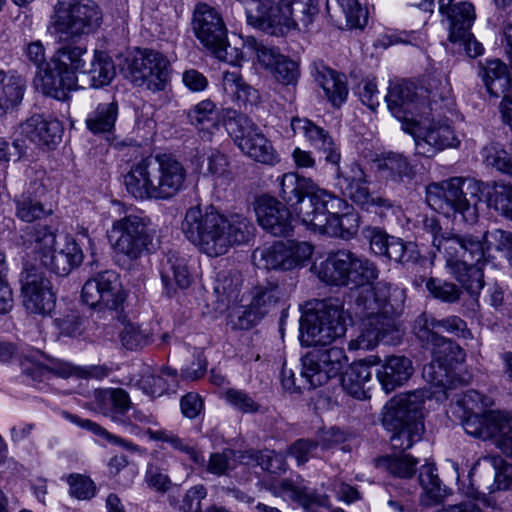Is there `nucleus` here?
Masks as SVG:
<instances>
[{
	"instance_id": "nucleus-52",
	"label": "nucleus",
	"mask_w": 512,
	"mask_h": 512,
	"mask_svg": "<svg viewBox=\"0 0 512 512\" xmlns=\"http://www.w3.org/2000/svg\"><path fill=\"white\" fill-rule=\"evenodd\" d=\"M84 73L88 74L91 86L98 88L109 84L116 72L111 57L103 51H95L91 67Z\"/></svg>"
},
{
	"instance_id": "nucleus-15",
	"label": "nucleus",
	"mask_w": 512,
	"mask_h": 512,
	"mask_svg": "<svg viewBox=\"0 0 512 512\" xmlns=\"http://www.w3.org/2000/svg\"><path fill=\"white\" fill-rule=\"evenodd\" d=\"M170 62L162 53L138 50L126 60V76L136 86L146 85L153 92L163 91L169 81Z\"/></svg>"
},
{
	"instance_id": "nucleus-34",
	"label": "nucleus",
	"mask_w": 512,
	"mask_h": 512,
	"mask_svg": "<svg viewBox=\"0 0 512 512\" xmlns=\"http://www.w3.org/2000/svg\"><path fill=\"white\" fill-rule=\"evenodd\" d=\"M312 75L334 106H340L346 100L348 88L344 74L338 73L323 62H315Z\"/></svg>"
},
{
	"instance_id": "nucleus-64",
	"label": "nucleus",
	"mask_w": 512,
	"mask_h": 512,
	"mask_svg": "<svg viewBox=\"0 0 512 512\" xmlns=\"http://www.w3.org/2000/svg\"><path fill=\"white\" fill-rule=\"evenodd\" d=\"M489 204L501 215L512 221V186L496 184Z\"/></svg>"
},
{
	"instance_id": "nucleus-39",
	"label": "nucleus",
	"mask_w": 512,
	"mask_h": 512,
	"mask_svg": "<svg viewBox=\"0 0 512 512\" xmlns=\"http://www.w3.org/2000/svg\"><path fill=\"white\" fill-rule=\"evenodd\" d=\"M326 9L330 18L341 25L342 18L348 28H362L368 20V13L358 0H327Z\"/></svg>"
},
{
	"instance_id": "nucleus-58",
	"label": "nucleus",
	"mask_w": 512,
	"mask_h": 512,
	"mask_svg": "<svg viewBox=\"0 0 512 512\" xmlns=\"http://www.w3.org/2000/svg\"><path fill=\"white\" fill-rule=\"evenodd\" d=\"M383 256L397 263L408 264L416 263L420 258V252L416 243L405 242L400 238L392 236L387 247V253Z\"/></svg>"
},
{
	"instance_id": "nucleus-24",
	"label": "nucleus",
	"mask_w": 512,
	"mask_h": 512,
	"mask_svg": "<svg viewBox=\"0 0 512 512\" xmlns=\"http://www.w3.org/2000/svg\"><path fill=\"white\" fill-rule=\"evenodd\" d=\"M385 100L390 112L400 121L413 120L423 114L425 102L420 99L418 88L413 82L403 80L390 84Z\"/></svg>"
},
{
	"instance_id": "nucleus-62",
	"label": "nucleus",
	"mask_w": 512,
	"mask_h": 512,
	"mask_svg": "<svg viewBox=\"0 0 512 512\" xmlns=\"http://www.w3.org/2000/svg\"><path fill=\"white\" fill-rule=\"evenodd\" d=\"M122 344L130 350L141 349L152 341V335L147 329H142L134 323L125 324L121 334Z\"/></svg>"
},
{
	"instance_id": "nucleus-26",
	"label": "nucleus",
	"mask_w": 512,
	"mask_h": 512,
	"mask_svg": "<svg viewBox=\"0 0 512 512\" xmlns=\"http://www.w3.org/2000/svg\"><path fill=\"white\" fill-rule=\"evenodd\" d=\"M253 49L259 64L268 69L277 82L286 86L297 84L300 69L296 61L281 54L278 48L265 46L255 40Z\"/></svg>"
},
{
	"instance_id": "nucleus-42",
	"label": "nucleus",
	"mask_w": 512,
	"mask_h": 512,
	"mask_svg": "<svg viewBox=\"0 0 512 512\" xmlns=\"http://www.w3.org/2000/svg\"><path fill=\"white\" fill-rule=\"evenodd\" d=\"M16 216L23 222L41 220L53 213L52 205L30 192H24L14 199Z\"/></svg>"
},
{
	"instance_id": "nucleus-25",
	"label": "nucleus",
	"mask_w": 512,
	"mask_h": 512,
	"mask_svg": "<svg viewBox=\"0 0 512 512\" xmlns=\"http://www.w3.org/2000/svg\"><path fill=\"white\" fill-rule=\"evenodd\" d=\"M255 212L260 226L273 236L286 237L293 230L290 210L273 197H260L256 202Z\"/></svg>"
},
{
	"instance_id": "nucleus-21",
	"label": "nucleus",
	"mask_w": 512,
	"mask_h": 512,
	"mask_svg": "<svg viewBox=\"0 0 512 512\" xmlns=\"http://www.w3.org/2000/svg\"><path fill=\"white\" fill-rule=\"evenodd\" d=\"M444 15L449 20V40L459 43L471 58L481 55L484 51L483 45L470 32L476 17L474 6L468 2H460Z\"/></svg>"
},
{
	"instance_id": "nucleus-3",
	"label": "nucleus",
	"mask_w": 512,
	"mask_h": 512,
	"mask_svg": "<svg viewBox=\"0 0 512 512\" xmlns=\"http://www.w3.org/2000/svg\"><path fill=\"white\" fill-rule=\"evenodd\" d=\"M186 238L209 257L226 254L231 247L247 243L254 235L253 223L244 215H224L214 206L189 208L181 224Z\"/></svg>"
},
{
	"instance_id": "nucleus-55",
	"label": "nucleus",
	"mask_w": 512,
	"mask_h": 512,
	"mask_svg": "<svg viewBox=\"0 0 512 512\" xmlns=\"http://www.w3.org/2000/svg\"><path fill=\"white\" fill-rule=\"evenodd\" d=\"M167 470L168 464L164 455L154 453L147 464L145 481L155 490L165 492L171 486Z\"/></svg>"
},
{
	"instance_id": "nucleus-63",
	"label": "nucleus",
	"mask_w": 512,
	"mask_h": 512,
	"mask_svg": "<svg viewBox=\"0 0 512 512\" xmlns=\"http://www.w3.org/2000/svg\"><path fill=\"white\" fill-rule=\"evenodd\" d=\"M207 172L215 179H231L230 162L228 157L217 149H210L205 154Z\"/></svg>"
},
{
	"instance_id": "nucleus-18",
	"label": "nucleus",
	"mask_w": 512,
	"mask_h": 512,
	"mask_svg": "<svg viewBox=\"0 0 512 512\" xmlns=\"http://www.w3.org/2000/svg\"><path fill=\"white\" fill-rule=\"evenodd\" d=\"M347 207L345 200L315 184V189L310 193L308 201L297 208V214L309 229L326 232L330 217Z\"/></svg>"
},
{
	"instance_id": "nucleus-61",
	"label": "nucleus",
	"mask_w": 512,
	"mask_h": 512,
	"mask_svg": "<svg viewBox=\"0 0 512 512\" xmlns=\"http://www.w3.org/2000/svg\"><path fill=\"white\" fill-rule=\"evenodd\" d=\"M426 289L435 299L449 304L457 302L462 294L456 284L438 278H430L426 282Z\"/></svg>"
},
{
	"instance_id": "nucleus-5",
	"label": "nucleus",
	"mask_w": 512,
	"mask_h": 512,
	"mask_svg": "<svg viewBox=\"0 0 512 512\" xmlns=\"http://www.w3.org/2000/svg\"><path fill=\"white\" fill-rule=\"evenodd\" d=\"M414 330L417 338L431 347L433 354V360L423 368L424 377L435 386H444L447 378L445 365L453 361H463L464 353L459 345L439 335L437 330L468 338L471 337V332L466 322L455 315L438 320L422 314L417 318Z\"/></svg>"
},
{
	"instance_id": "nucleus-2",
	"label": "nucleus",
	"mask_w": 512,
	"mask_h": 512,
	"mask_svg": "<svg viewBox=\"0 0 512 512\" xmlns=\"http://www.w3.org/2000/svg\"><path fill=\"white\" fill-rule=\"evenodd\" d=\"M404 290L385 281L377 282L358 294L356 314L361 319L360 334L349 342L351 350H370L380 341L394 344L400 338L396 317L403 310Z\"/></svg>"
},
{
	"instance_id": "nucleus-32",
	"label": "nucleus",
	"mask_w": 512,
	"mask_h": 512,
	"mask_svg": "<svg viewBox=\"0 0 512 512\" xmlns=\"http://www.w3.org/2000/svg\"><path fill=\"white\" fill-rule=\"evenodd\" d=\"M478 76L490 96L499 98L512 89V76L507 65L499 59H486L478 62Z\"/></svg>"
},
{
	"instance_id": "nucleus-4",
	"label": "nucleus",
	"mask_w": 512,
	"mask_h": 512,
	"mask_svg": "<svg viewBox=\"0 0 512 512\" xmlns=\"http://www.w3.org/2000/svg\"><path fill=\"white\" fill-rule=\"evenodd\" d=\"M183 164L168 154L143 158L133 163L123 177L127 192L139 200H168L185 188Z\"/></svg>"
},
{
	"instance_id": "nucleus-50",
	"label": "nucleus",
	"mask_w": 512,
	"mask_h": 512,
	"mask_svg": "<svg viewBox=\"0 0 512 512\" xmlns=\"http://www.w3.org/2000/svg\"><path fill=\"white\" fill-rule=\"evenodd\" d=\"M371 368L364 363H354L343 374L341 383L343 389L357 399L365 397V384L371 379Z\"/></svg>"
},
{
	"instance_id": "nucleus-1",
	"label": "nucleus",
	"mask_w": 512,
	"mask_h": 512,
	"mask_svg": "<svg viewBox=\"0 0 512 512\" xmlns=\"http://www.w3.org/2000/svg\"><path fill=\"white\" fill-rule=\"evenodd\" d=\"M347 315L339 299L318 302L300 319L302 345L314 347L301 361L310 377L309 386H322L341 374L348 362L343 347L333 344L346 332Z\"/></svg>"
},
{
	"instance_id": "nucleus-14",
	"label": "nucleus",
	"mask_w": 512,
	"mask_h": 512,
	"mask_svg": "<svg viewBox=\"0 0 512 512\" xmlns=\"http://www.w3.org/2000/svg\"><path fill=\"white\" fill-rule=\"evenodd\" d=\"M462 426L465 432L482 440H494L495 445L512 458V414L505 411L468 413Z\"/></svg>"
},
{
	"instance_id": "nucleus-36",
	"label": "nucleus",
	"mask_w": 512,
	"mask_h": 512,
	"mask_svg": "<svg viewBox=\"0 0 512 512\" xmlns=\"http://www.w3.org/2000/svg\"><path fill=\"white\" fill-rule=\"evenodd\" d=\"M350 250L341 249L328 254L327 258L315 265L318 278L329 285L347 286Z\"/></svg>"
},
{
	"instance_id": "nucleus-19",
	"label": "nucleus",
	"mask_w": 512,
	"mask_h": 512,
	"mask_svg": "<svg viewBox=\"0 0 512 512\" xmlns=\"http://www.w3.org/2000/svg\"><path fill=\"white\" fill-rule=\"evenodd\" d=\"M24 307L33 314L46 315L55 307L50 281L39 268L25 265L19 276Z\"/></svg>"
},
{
	"instance_id": "nucleus-43",
	"label": "nucleus",
	"mask_w": 512,
	"mask_h": 512,
	"mask_svg": "<svg viewBox=\"0 0 512 512\" xmlns=\"http://www.w3.org/2000/svg\"><path fill=\"white\" fill-rule=\"evenodd\" d=\"M117 117V101L99 103L88 115L86 126L94 134L111 133L115 128Z\"/></svg>"
},
{
	"instance_id": "nucleus-22",
	"label": "nucleus",
	"mask_w": 512,
	"mask_h": 512,
	"mask_svg": "<svg viewBox=\"0 0 512 512\" xmlns=\"http://www.w3.org/2000/svg\"><path fill=\"white\" fill-rule=\"evenodd\" d=\"M313 246L308 242H275L261 250L260 256L266 269L291 270L302 266L313 254Z\"/></svg>"
},
{
	"instance_id": "nucleus-29",
	"label": "nucleus",
	"mask_w": 512,
	"mask_h": 512,
	"mask_svg": "<svg viewBox=\"0 0 512 512\" xmlns=\"http://www.w3.org/2000/svg\"><path fill=\"white\" fill-rule=\"evenodd\" d=\"M160 275L168 296L175 294L177 288L186 289L191 284L187 260L174 250L168 251L162 259Z\"/></svg>"
},
{
	"instance_id": "nucleus-54",
	"label": "nucleus",
	"mask_w": 512,
	"mask_h": 512,
	"mask_svg": "<svg viewBox=\"0 0 512 512\" xmlns=\"http://www.w3.org/2000/svg\"><path fill=\"white\" fill-rule=\"evenodd\" d=\"M102 412L112 419L124 416L131 408L129 394L122 388H110L101 393Z\"/></svg>"
},
{
	"instance_id": "nucleus-51",
	"label": "nucleus",
	"mask_w": 512,
	"mask_h": 512,
	"mask_svg": "<svg viewBox=\"0 0 512 512\" xmlns=\"http://www.w3.org/2000/svg\"><path fill=\"white\" fill-rule=\"evenodd\" d=\"M282 12L289 10V31L300 22L304 27L309 26L318 14V0H281Z\"/></svg>"
},
{
	"instance_id": "nucleus-30",
	"label": "nucleus",
	"mask_w": 512,
	"mask_h": 512,
	"mask_svg": "<svg viewBox=\"0 0 512 512\" xmlns=\"http://www.w3.org/2000/svg\"><path fill=\"white\" fill-rule=\"evenodd\" d=\"M275 491L280 496L299 503L306 512H323V510H328V512H345L341 508L330 509L327 496L318 495L306 487L297 486L288 479L281 480L275 486Z\"/></svg>"
},
{
	"instance_id": "nucleus-23",
	"label": "nucleus",
	"mask_w": 512,
	"mask_h": 512,
	"mask_svg": "<svg viewBox=\"0 0 512 512\" xmlns=\"http://www.w3.org/2000/svg\"><path fill=\"white\" fill-rule=\"evenodd\" d=\"M281 294L280 287L271 282L256 286L250 304L236 312L237 321L234 322V326L239 329L253 327L275 308Z\"/></svg>"
},
{
	"instance_id": "nucleus-47",
	"label": "nucleus",
	"mask_w": 512,
	"mask_h": 512,
	"mask_svg": "<svg viewBox=\"0 0 512 512\" xmlns=\"http://www.w3.org/2000/svg\"><path fill=\"white\" fill-rule=\"evenodd\" d=\"M145 433L151 440L167 443L172 449L188 455L195 464L205 465L206 461L203 454L194 446L190 445L187 440L179 437L172 431L166 429L153 430L151 428H147Z\"/></svg>"
},
{
	"instance_id": "nucleus-35",
	"label": "nucleus",
	"mask_w": 512,
	"mask_h": 512,
	"mask_svg": "<svg viewBox=\"0 0 512 512\" xmlns=\"http://www.w3.org/2000/svg\"><path fill=\"white\" fill-rule=\"evenodd\" d=\"M277 181L279 197L296 211L305 203V197H309L316 184L311 178L300 176L296 172L284 173Z\"/></svg>"
},
{
	"instance_id": "nucleus-11",
	"label": "nucleus",
	"mask_w": 512,
	"mask_h": 512,
	"mask_svg": "<svg viewBox=\"0 0 512 512\" xmlns=\"http://www.w3.org/2000/svg\"><path fill=\"white\" fill-rule=\"evenodd\" d=\"M81 298L92 309L118 317L123 310L126 294L119 275L113 270H105L84 283Z\"/></svg>"
},
{
	"instance_id": "nucleus-17",
	"label": "nucleus",
	"mask_w": 512,
	"mask_h": 512,
	"mask_svg": "<svg viewBox=\"0 0 512 512\" xmlns=\"http://www.w3.org/2000/svg\"><path fill=\"white\" fill-rule=\"evenodd\" d=\"M193 31L198 40L215 56L227 62L228 49L227 30L221 16L207 4H198L193 13Z\"/></svg>"
},
{
	"instance_id": "nucleus-31",
	"label": "nucleus",
	"mask_w": 512,
	"mask_h": 512,
	"mask_svg": "<svg viewBox=\"0 0 512 512\" xmlns=\"http://www.w3.org/2000/svg\"><path fill=\"white\" fill-rule=\"evenodd\" d=\"M412 361L399 355H392L376 370V377L386 393L404 385L413 374Z\"/></svg>"
},
{
	"instance_id": "nucleus-33",
	"label": "nucleus",
	"mask_w": 512,
	"mask_h": 512,
	"mask_svg": "<svg viewBox=\"0 0 512 512\" xmlns=\"http://www.w3.org/2000/svg\"><path fill=\"white\" fill-rule=\"evenodd\" d=\"M62 131V125L58 120H48L39 114L32 115L21 125L22 134L39 146L55 145L60 141Z\"/></svg>"
},
{
	"instance_id": "nucleus-48",
	"label": "nucleus",
	"mask_w": 512,
	"mask_h": 512,
	"mask_svg": "<svg viewBox=\"0 0 512 512\" xmlns=\"http://www.w3.org/2000/svg\"><path fill=\"white\" fill-rule=\"evenodd\" d=\"M241 461L247 465L257 464L263 470L273 474L284 473L287 468L285 456L274 450H248L241 456Z\"/></svg>"
},
{
	"instance_id": "nucleus-59",
	"label": "nucleus",
	"mask_w": 512,
	"mask_h": 512,
	"mask_svg": "<svg viewBox=\"0 0 512 512\" xmlns=\"http://www.w3.org/2000/svg\"><path fill=\"white\" fill-rule=\"evenodd\" d=\"M290 125L294 134L303 135L315 149L324 143V140L331 138L328 131L307 118L293 117Z\"/></svg>"
},
{
	"instance_id": "nucleus-28",
	"label": "nucleus",
	"mask_w": 512,
	"mask_h": 512,
	"mask_svg": "<svg viewBox=\"0 0 512 512\" xmlns=\"http://www.w3.org/2000/svg\"><path fill=\"white\" fill-rule=\"evenodd\" d=\"M36 82L43 94L57 100H65L68 93L77 87V76L66 69L46 65V67L36 74Z\"/></svg>"
},
{
	"instance_id": "nucleus-53",
	"label": "nucleus",
	"mask_w": 512,
	"mask_h": 512,
	"mask_svg": "<svg viewBox=\"0 0 512 512\" xmlns=\"http://www.w3.org/2000/svg\"><path fill=\"white\" fill-rule=\"evenodd\" d=\"M436 468L432 464L423 465L419 473V483L423 488L427 500V505L442 501L449 492L446 486H443L438 475L435 473Z\"/></svg>"
},
{
	"instance_id": "nucleus-12",
	"label": "nucleus",
	"mask_w": 512,
	"mask_h": 512,
	"mask_svg": "<svg viewBox=\"0 0 512 512\" xmlns=\"http://www.w3.org/2000/svg\"><path fill=\"white\" fill-rule=\"evenodd\" d=\"M102 19L99 6L92 0H82L54 12L52 27L56 39H80L94 32Z\"/></svg>"
},
{
	"instance_id": "nucleus-16",
	"label": "nucleus",
	"mask_w": 512,
	"mask_h": 512,
	"mask_svg": "<svg viewBox=\"0 0 512 512\" xmlns=\"http://www.w3.org/2000/svg\"><path fill=\"white\" fill-rule=\"evenodd\" d=\"M336 175V185L341 193L361 208L378 214L393 208V203L389 199L370 193L368 177L359 164L352 163L346 171L338 167Z\"/></svg>"
},
{
	"instance_id": "nucleus-38",
	"label": "nucleus",
	"mask_w": 512,
	"mask_h": 512,
	"mask_svg": "<svg viewBox=\"0 0 512 512\" xmlns=\"http://www.w3.org/2000/svg\"><path fill=\"white\" fill-rule=\"evenodd\" d=\"M39 352L23 354L21 360L22 371L34 381H40L46 372H51L62 378H69L76 373V369L70 363L52 359L49 364L43 365L38 357Z\"/></svg>"
},
{
	"instance_id": "nucleus-45",
	"label": "nucleus",
	"mask_w": 512,
	"mask_h": 512,
	"mask_svg": "<svg viewBox=\"0 0 512 512\" xmlns=\"http://www.w3.org/2000/svg\"><path fill=\"white\" fill-rule=\"evenodd\" d=\"M187 117L189 122L203 133L202 137L209 138L213 131L218 128V111L215 104L209 99L194 105L187 112Z\"/></svg>"
},
{
	"instance_id": "nucleus-37",
	"label": "nucleus",
	"mask_w": 512,
	"mask_h": 512,
	"mask_svg": "<svg viewBox=\"0 0 512 512\" xmlns=\"http://www.w3.org/2000/svg\"><path fill=\"white\" fill-rule=\"evenodd\" d=\"M57 42L59 46L50 59L51 65L73 72L74 75L84 72V56L88 54L86 45L80 39H57Z\"/></svg>"
},
{
	"instance_id": "nucleus-41",
	"label": "nucleus",
	"mask_w": 512,
	"mask_h": 512,
	"mask_svg": "<svg viewBox=\"0 0 512 512\" xmlns=\"http://www.w3.org/2000/svg\"><path fill=\"white\" fill-rule=\"evenodd\" d=\"M25 89L23 77L0 71V116L21 103Z\"/></svg>"
},
{
	"instance_id": "nucleus-56",
	"label": "nucleus",
	"mask_w": 512,
	"mask_h": 512,
	"mask_svg": "<svg viewBox=\"0 0 512 512\" xmlns=\"http://www.w3.org/2000/svg\"><path fill=\"white\" fill-rule=\"evenodd\" d=\"M359 228V216L352 212L337 213L330 217L327 223V231L325 233L342 239L352 238Z\"/></svg>"
},
{
	"instance_id": "nucleus-8",
	"label": "nucleus",
	"mask_w": 512,
	"mask_h": 512,
	"mask_svg": "<svg viewBox=\"0 0 512 512\" xmlns=\"http://www.w3.org/2000/svg\"><path fill=\"white\" fill-rule=\"evenodd\" d=\"M481 195L482 183L473 178L454 177L441 184H430L426 190V202L447 217L458 214L464 222L473 224L478 219Z\"/></svg>"
},
{
	"instance_id": "nucleus-60",
	"label": "nucleus",
	"mask_w": 512,
	"mask_h": 512,
	"mask_svg": "<svg viewBox=\"0 0 512 512\" xmlns=\"http://www.w3.org/2000/svg\"><path fill=\"white\" fill-rule=\"evenodd\" d=\"M62 415H63V417L65 419L69 420L70 422L80 426L83 429H87V430L93 432L96 435H99V436L105 438L110 443L123 446L127 450H131V451H137L138 450L137 445L133 444L132 442H128V441H126V440H124V439H122V438H120V437H118L116 435L111 434L106 429L102 428L97 423L92 422L91 420L82 419V418L78 417L77 415H73V414H71L69 412H66V411H64L62 413Z\"/></svg>"
},
{
	"instance_id": "nucleus-49",
	"label": "nucleus",
	"mask_w": 512,
	"mask_h": 512,
	"mask_svg": "<svg viewBox=\"0 0 512 512\" xmlns=\"http://www.w3.org/2000/svg\"><path fill=\"white\" fill-rule=\"evenodd\" d=\"M418 460L408 454L386 455L376 459V467L394 477L411 478L416 472Z\"/></svg>"
},
{
	"instance_id": "nucleus-40",
	"label": "nucleus",
	"mask_w": 512,
	"mask_h": 512,
	"mask_svg": "<svg viewBox=\"0 0 512 512\" xmlns=\"http://www.w3.org/2000/svg\"><path fill=\"white\" fill-rule=\"evenodd\" d=\"M222 87L224 92L240 105L254 104L259 99L257 90L251 87L242 77L238 67L222 71Z\"/></svg>"
},
{
	"instance_id": "nucleus-6",
	"label": "nucleus",
	"mask_w": 512,
	"mask_h": 512,
	"mask_svg": "<svg viewBox=\"0 0 512 512\" xmlns=\"http://www.w3.org/2000/svg\"><path fill=\"white\" fill-rule=\"evenodd\" d=\"M440 244L448 272L470 294H478L484 286L483 266L486 262L482 235L452 233L447 240H437V245Z\"/></svg>"
},
{
	"instance_id": "nucleus-46",
	"label": "nucleus",
	"mask_w": 512,
	"mask_h": 512,
	"mask_svg": "<svg viewBox=\"0 0 512 512\" xmlns=\"http://www.w3.org/2000/svg\"><path fill=\"white\" fill-rule=\"evenodd\" d=\"M378 169L387 179L398 183L411 180L415 174L407 158L394 152L386 153L379 159Z\"/></svg>"
},
{
	"instance_id": "nucleus-27",
	"label": "nucleus",
	"mask_w": 512,
	"mask_h": 512,
	"mask_svg": "<svg viewBox=\"0 0 512 512\" xmlns=\"http://www.w3.org/2000/svg\"><path fill=\"white\" fill-rule=\"evenodd\" d=\"M414 140L416 153L424 157H432L446 148L457 147L460 144L453 128L441 121L420 127Z\"/></svg>"
},
{
	"instance_id": "nucleus-9",
	"label": "nucleus",
	"mask_w": 512,
	"mask_h": 512,
	"mask_svg": "<svg viewBox=\"0 0 512 512\" xmlns=\"http://www.w3.org/2000/svg\"><path fill=\"white\" fill-rule=\"evenodd\" d=\"M32 242L41 264L58 276H67L83 261V252L72 237L66 236L63 246L55 248L56 231L50 226L34 227Z\"/></svg>"
},
{
	"instance_id": "nucleus-13",
	"label": "nucleus",
	"mask_w": 512,
	"mask_h": 512,
	"mask_svg": "<svg viewBox=\"0 0 512 512\" xmlns=\"http://www.w3.org/2000/svg\"><path fill=\"white\" fill-rule=\"evenodd\" d=\"M225 127L240 150L255 161L268 165L278 162L271 143L245 114L234 112L225 121Z\"/></svg>"
},
{
	"instance_id": "nucleus-57",
	"label": "nucleus",
	"mask_w": 512,
	"mask_h": 512,
	"mask_svg": "<svg viewBox=\"0 0 512 512\" xmlns=\"http://www.w3.org/2000/svg\"><path fill=\"white\" fill-rule=\"evenodd\" d=\"M482 460L495 470L494 482L488 487L490 493L512 489V464L507 463L500 455H487Z\"/></svg>"
},
{
	"instance_id": "nucleus-20",
	"label": "nucleus",
	"mask_w": 512,
	"mask_h": 512,
	"mask_svg": "<svg viewBox=\"0 0 512 512\" xmlns=\"http://www.w3.org/2000/svg\"><path fill=\"white\" fill-rule=\"evenodd\" d=\"M247 23L273 36H284L289 32V10L282 12L281 0H242Z\"/></svg>"
},
{
	"instance_id": "nucleus-44",
	"label": "nucleus",
	"mask_w": 512,
	"mask_h": 512,
	"mask_svg": "<svg viewBox=\"0 0 512 512\" xmlns=\"http://www.w3.org/2000/svg\"><path fill=\"white\" fill-rule=\"evenodd\" d=\"M347 286L361 287L373 283L379 276L374 262L350 251Z\"/></svg>"
},
{
	"instance_id": "nucleus-10",
	"label": "nucleus",
	"mask_w": 512,
	"mask_h": 512,
	"mask_svg": "<svg viewBox=\"0 0 512 512\" xmlns=\"http://www.w3.org/2000/svg\"><path fill=\"white\" fill-rule=\"evenodd\" d=\"M150 220L138 215H127L115 220L108 231V239L115 253L130 260L139 259L152 245Z\"/></svg>"
},
{
	"instance_id": "nucleus-7",
	"label": "nucleus",
	"mask_w": 512,
	"mask_h": 512,
	"mask_svg": "<svg viewBox=\"0 0 512 512\" xmlns=\"http://www.w3.org/2000/svg\"><path fill=\"white\" fill-rule=\"evenodd\" d=\"M429 395L415 390L393 397L383 408L382 424L392 433L393 449L405 451L418 442L424 433L422 409Z\"/></svg>"
}]
</instances>
